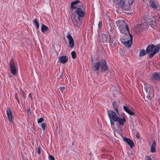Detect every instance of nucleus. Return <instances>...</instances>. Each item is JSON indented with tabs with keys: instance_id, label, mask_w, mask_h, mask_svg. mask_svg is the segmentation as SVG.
<instances>
[{
	"instance_id": "nucleus-1",
	"label": "nucleus",
	"mask_w": 160,
	"mask_h": 160,
	"mask_svg": "<svg viewBox=\"0 0 160 160\" xmlns=\"http://www.w3.org/2000/svg\"><path fill=\"white\" fill-rule=\"evenodd\" d=\"M75 15L74 16V19L77 22L76 24L74 25L76 27L78 28L81 25L83 17L85 15V11L81 9V8H78L77 9L74 11Z\"/></svg>"
},
{
	"instance_id": "nucleus-2",
	"label": "nucleus",
	"mask_w": 160,
	"mask_h": 160,
	"mask_svg": "<svg viewBox=\"0 0 160 160\" xmlns=\"http://www.w3.org/2000/svg\"><path fill=\"white\" fill-rule=\"evenodd\" d=\"M116 25L118 27L120 32L124 35L125 36H128L129 34L128 26L125 21L123 20H118L116 21Z\"/></svg>"
},
{
	"instance_id": "nucleus-3",
	"label": "nucleus",
	"mask_w": 160,
	"mask_h": 160,
	"mask_svg": "<svg viewBox=\"0 0 160 160\" xmlns=\"http://www.w3.org/2000/svg\"><path fill=\"white\" fill-rule=\"evenodd\" d=\"M9 64L11 73L13 75L15 76L18 68L17 62H15L13 59L12 58L9 62Z\"/></svg>"
},
{
	"instance_id": "nucleus-4",
	"label": "nucleus",
	"mask_w": 160,
	"mask_h": 160,
	"mask_svg": "<svg viewBox=\"0 0 160 160\" xmlns=\"http://www.w3.org/2000/svg\"><path fill=\"white\" fill-rule=\"evenodd\" d=\"M125 0H113V2L116 5L118 8L122 9H126L125 4Z\"/></svg>"
},
{
	"instance_id": "nucleus-5",
	"label": "nucleus",
	"mask_w": 160,
	"mask_h": 160,
	"mask_svg": "<svg viewBox=\"0 0 160 160\" xmlns=\"http://www.w3.org/2000/svg\"><path fill=\"white\" fill-rule=\"evenodd\" d=\"M108 114L110 120H112L115 122L118 121V117L114 112L110 110H108Z\"/></svg>"
},
{
	"instance_id": "nucleus-6",
	"label": "nucleus",
	"mask_w": 160,
	"mask_h": 160,
	"mask_svg": "<svg viewBox=\"0 0 160 160\" xmlns=\"http://www.w3.org/2000/svg\"><path fill=\"white\" fill-rule=\"evenodd\" d=\"M130 37V38L128 40L125 41L123 39H120L121 42L123 44L124 46L127 47H129L132 45V36L130 33L128 34Z\"/></svg>"
},
{
	"instance_id": "nucleus-7",
	"label": "nucleus",
	"mask_w": 160,
	"mask_h": 160,
	"mask_svg": "<svg viewBox=\"0 0 160 160\" xmlns=\"http://www.w3.org/2000/svg\"><path fill=\"white\" fill-rule=\"evenodd\" d=\"M159 49L160 46L159 45H151V58L157 53Z\"/></svg>"
},
{
	"instance_id": "nucleus-8",
	"label": "nucleus",
	"mask_w": 160,
	"mask_h": 160,
	"mask_svg": "<svg viewBox=\"0 0 160 160\" xmlns=\"http://www.w3.org/2000/svg\"><path fill=\"white\" fill-rule=\"evenodd\" d=\"M82 5V3L80 1L78 0L72 2L71 3L70 8L72 10L77 9L78 8L81 7V5Z\"/></svg>"
},
{
	"instance_id": "nucleus-9",
	"label": "nucleus",
	"mask_w": 160,
	"mask_h": 160,
	"mask_svg": "<svg viewBox=\"0 0 160 160\" xmlns=\"http://www.w3.org/2000/svg\"><path fill=\"white\" fill-rule=\"evenodd\" d=\"M110 37L108 34L105 33H102L101 38V40L104 43H107L110 41Z\"/></svg>"
},
{
	"instance_id": "nucleus-10",
	"label": "nucleus",
	"mask_w": 160,
	"mask_h": 160,
	"mask_svg": "<svg viewBox=\"0 0 160 160\" xmlns=\"http://www.w3.org/2000/svg\"><path fill=\"white\" fill-rule=\"evenodd\" d=\"M100 65L102 72H104L108 70V68L106 64V61L105 59H102L99 62Z\"/></svg>"
},
{
	"instance_id": "nucleus-11",
	"label": "nucleus",
	"mask_w": 160,
	"mask_h": 160,
	"mask_svg": "<svg viewBox=\"0 0 160 160\" xmlns=\"http://www.w3.org/2000/svg\"><path fill=\"white\" fill-rule=\"evenodd\" d=\"M67 38L68 40L69 46L71 48H73L74 45V39L72 36L68 32Z\"/></svg>"
},
{
	"instance_id": "nucleus-12",
	"label": "nucleus",
	"mask_w": 160,
	"mask_h": 160,
	"mask_svg": "<svg viewBox=\"0 0 160 160\" xmlns=\"http://www.w3.org/2000/svg\"><path fill=\"white\" fill-rule=\"evenodd\" d=\"M150 45H148L146 48V51L143 49L139 53V57H142L144 56L146 53L149 54V57H150Z\"/></svg>"
},
{
	"instance_id": "nucleus-13",
	"label": "nucleus",
	"mask_w": 160,
	"mask_h": 160,
	"mask_svg": "<svg viewBox=\"0 0 160 160\" xmlns=\"http://www.w3.org/2000/svg\"><path fill=\"white\" fill-rule=\"evenodd\" d=\"M6 113L9 122L11 123L13 122V120L12 117V113L10 108H7Z\"/></svg>"
},
{
	"instance_id": "nucleus-14",
	"label": "nucleus",
	"mask_w": 160,
	"mask_h": 160,
	"mask_svg": "<svg viewBox=\"0 0 160 160\" xmlns=\"http://www.w3.org/2000/svg\"><path fill=\"white\" fill-rule=\"evenodd\" d=\"M107 29L111 33H112V31L114 29L115 25L112 21H110L107 24Z\"/></svg>"
},
{
	"instance_id": "nucleus-15",
	"label": "nucleus",
	"mask_w": 160,
	"mask_h": 160,
	"mask_svg": "<svg viewBox=\"0 0 160 160\" xmlns=\"http://www.w3.org/2000/svg\"><path fill=\"white\" fill-rule=\"evenodd\" d=\"M68 60V57L66 56H64L60 57L58 58V60L62 64L65 63Z\"/></svg>"
},
{
	"instance_id": "nucleus-16",
	"label": "nucleus",
	"mask_w": 160,
	"mask_h": 160,
	"mask_svg": "<svg viewBox=\"0 0 160 160\" xmlns=\"http://www.w3.org/2000/svg\"><path fill=\"white\" fill-rule=\"evenodd\" d=\"M123 140L126 142L128 143V144L130 146L131 148H132L134 146V143L130 139L125 137L123 138Z\"/></svg>"
},
{
	"instance_id": "nucleus-17",
	"label": "nucleus",
	"mask_w": 160,
	"mask_h": 160,
	"mask_svg": "<svg viewBox=\"0 0 160 160\" xmlns=\"http://www.w3.org/2000/svg\"><path fill=\"white\" fill-rule=\"evenodd\" d=\"M158 3L154 0H151V7L154 10H157L158 9Z\"/></svg>"
},
{
	"instance_id": "nucleus-18",
	"label": "nucleus",
	"mask_w": 160,
	"mask_h": 160,
	"mask_svg": "<svg viewBox=\"0 0 160 160\" xmlns=\"http://www.w3.org/2000/svg\"><path fill=\"white\" fill-rule=\"evenodd\" d=\"M100 62H96L93 63L92 68V70L94 71H97L99 69Z\"/></svg>"
},
{
	"instance_id": "nucleus-19",
	"label": "nucleus",
	"mask_w": 160,
	"mask_h": 160,
	"mask_svg": "<svg viewBox=\"0 0 160 160\" xmlns=\"http://www.w3.org/2000/svg\"><path fill=\"white\" fill-rule=\"evenodd\" d=\"M124 110L130 115L133 116L135 114V113L132 112V111L127 106H123Z\"/></svg>"
},
{
	"instance_id": "nucleus-20",
	"label": "nucleus",
	"mask_w": 160,
	"mask_h": 160,
	"mask_svg": "<svg viewBox=\"0 0 160 160\" xmlns=\"http://www.w3.org/2000/svg\"><path fill=\"white\" fill-rule=\"evenodd\" d=\"M156 142L153 141L151 146V152L154 153L156 152Z\"/></svg>"
},
{
	"instance_id": "nucleus-21",
	"label": "nucleus",
	"mask_w": 160,
	"mask_h": 160,
	"mask_svg": "<svg viewBox=\"0 0 160 160\" xmlns=\"http://www.w3.org/2000/svg\"><path fill=\"white\" fill-rule=\"evenodd\" d=\"M112 105L113 108H114L115 110L117 113H118L119 105L117 102L116 101H114L112 103Z\"/></svg>"
},
{
	"instance_id": "nucleus-22",
	"label": "nucleus",
	"mask_w": 160,
	"mask_h": 160,
	"mask_svg": "<svg viewBox=\"0 0 160 160\" xmlns=\"http://www.w3.org/2000/svg\"><path fill=\"white\" fill-rule=\"evenodd\" d=\"M144 21L143 23H144L145 25L149 27V25H150V19L148 17H145L144 19Z\"/></svg>"
},
{
	"instance_id": "nucleus-23",
	"label": "nucleus",
	"mask_w": 160,
	"mask_h": 160,
	"mask_svg": "<svg viewBox=\"0 0 160 160\" xmlns=\"http://www.w3.org/2000/svg\"><path fill=\"white\" fill-rule=\"evenodd\" d=\"M41 30L43 33H44L45 32L49 30V28L43 24L41 27Z\"/></svg>"
},
{
	"instance_id": "nucleus-24",
	"label": "nucleus",
	"mask_w": 160,
	"mask_h": 160,
	"mask_svg": "<svg viewBox=\"0 0 160 160\" xmlns=\"http://www.w3.org/2000/svg\"><path fill=\"white\" fill-rule=\"evenodd\" d=\"M153 77L155 79L160 81V73H155L153 75Z\"/></svg>"
},
{
	"instance_id": "nucleus-25",
	"label": "nucleus",
	"mask_w": 160,
	"mask_h": 160,
	"mask_svg": "<svg viewBox=\"0 0 160 160\" xmlns=\"http://www.w3.org/2000/svg\"><path fill=\"white\" fill-rule=\"evenodd\" d=\"M118 121L120 125H123L124 124V122H126L125 117H123L122 118L120 117H118Z\"/></svg>"
},
{
	"instance_id": "nucleus-26",
	"label": "nucleus",
	"mask_w": 160,
	"mask_h": 160,
	"mask_svg": "<svg viewBox=\"0 0 160 160\" xmlns=\"http://www.w3.org/2000/svg\"><path fill=\"white\" fill-rule=\"evenodd\" d=\"M33 24H34L36 26V28L37 29H38L39 28V25L38 21V20L37 19H35L33 21Z\"/></svg>"
},
{
	"instance_id": "nucleus-27",
	"label": "nucleus",
	"mask_w": 160,
	"mask_h": 160,
	"mask_svg": "<svg viewBox=\"0 0 160 160\" xmlns=\"http://www.w3.org/2000/svg\"><path fill=\"white\" fill-rule=\"evenodd\" d=\"M71 54L72 58L74 59L76 58V54L75 51H72L71 52Z\"/></svg>"
},
{
	"instance_id": "nucleus-28",
	"label": "nucleus",
	"mask_w": 160,
	"mask_h": 160,
	"mask_svg": "<svg viewBox=\"0 0 160 160\" xmlns=\"http://www.w3.org/2000/svg\"><path fill=\"white\" fill-rule=\"evenodd\" d=\"M46 126V124L44 123H42L41 125V127L42 128L44 132Z\"/></svg>"
},
{
	"instance_id": "nucleus-29",
	"label": "nucleus",
	"mask_w": 160,
	"mask_h": 160,
	"mask_svg": "<svg viewBox=\"0 0 160 160\" xmlns=\"http://www.w3.org/2000/svg\"><path fill=\"white\" fill-rule=\"evenodd\" d=\"M109 43L110 44V45L112 47H115L116 46V44L115 42H111V41H110L109 42Z\"/></svg>"
},
{
	"instance_id": "nucleus-30",
	"label": "nucleus",
	"mask_w": 160,
	"mask_h": 160,
	"mask_svg": "<svg viewBox=\"0 0 160 160\" xmlns=\"http://www.w3.org/2000/svg\"><path fill=\"white\" fill-rule=\"evenodd\" d=\"M44 119L43 118H41L38 119V123H41L43 121Z\"/></svg>"
},
{
	"instance_id": "nucleus-31",
	"label": "nucleus",
	"mask_w": 160,
	"mask_h": 160,
	"mask_svg": "<svg viewBox=\"0 0 160 160\" xmlns=\"http://www.w3.org/2000/svg\"><path fill=\"white\" fill-rule=\"evenodd\" d=\"M49 160H55L54 158L52 156L49 155Z\"/></svg>"
},
{
	"instance_id": "nucleus-32",
	"label": "nucleus",
	"mask_w": 160,
	"mask_h": 160,
	"mask_svg": "<svg viewBox=\"0 0 160 160\" xmlns=\"http://www.w3.org/2000/svg\"><path fill=\"white\" fill-rule=\"evenodd\" d=\"M102 22L101 21H99V23H98V28H99V29H100V28L102 27Z\"/></svg>"
},
{
	"instance_id": "nucleus-33",
	"label": "nucleus",
	"mask_w": 160,
	"mask_h": 160,
	"mask_svg": "<svg viewBox=\"0 0 160 160\" xmlns=\"http://www.w3.org/2000/svg\"><path fill=\"white\" fill-rule=\"evenodd\" d=\"M150 95L149 94L148 95H147L145 100L148 101L150 100Z\"/></svg>"
},
{
	"instance_id": "nucleus-34",
	"label": "nucleus",
	"mask_w": 160,
	"mask_h": 160,
	"mask_svg": "<svg viewBox=\"0 0 160 160\" xmlns=\"http://www.w3.org/2000/svg\"><path fill=\"white\" fill-rule=\"evenodd\" d=\"M145 160H150V156H147L145 158Z\"/></svg>"
},
{
	"instance_id": "nucleus-35",
	"label": "nucleus",
	"mask_w": 160,
	"mask_h": 160,
	"mask_svg": "<svg viewBox=\"0 0 160 160\" xmlns=\"http://www.w3.org/2000/svg\"><path fill=\"white\" fill-rule=\"evenodd\" d=\"M112 120H110V123L111 125H114V121H112Z\"/></svg>"
},
{
	"instance_id": "nucleus-36",
	"label": "nucleus",
	"mask_w": 160,
	"mask_h": 160,
	"mask_svg": "<svg viewBox=\"0 0 160 160\" xmlns=\"http://www.w3.org/2000/svg\"><path fill=\"white\" fill-rule=\"evenodd\" d=\"M38 154H40L41 153V150L40 148H38Z\"/></svg>"
},
{
	"instance_id": "nucleus-37",
	"label": "nucleus",
	"mask_w": 160,
	"mask_h": 160,
	"mask_svg": "<svg viewBox=\"0 0 160 160\" xmlns=\"http://www.w3.org/2000/svg\"><path fill=\"white\" fill-rule=\"evenodd\" d=\"M27 110H28V112L31 114L30 109V108H28V109Z\"/></svg>"
},
{
	"instance_id": "nucleus-38",
	"label": "nucleus",
	"mask_w": 160,
	"mask_h": 160,
	"mask_svg": "<svg viewBox=\"0 0 160 160\" xmlns=\"http://www.w3.org/2000/svg\"><path fill=\"white\" fill-rule=\"evenodd\" d=\"M59 88H60V90H61L62 89H65V88L63 87H60Z\"/></svg>"
},
{
	"instance_id": "nucleus-39",
	"label": "nucleus",
	"mask_w": 160,
	"mask_h": 160,
	"mask_svg": "<svg viewBox=\"0 0 160 160\" xmlns=\"http://www.w3.org/2000/svg\"><path fill=\"white\" fill-rule=\"evenodd\" d=\"M91 153H90V154L91 155Z\"/></svg>"
},
{
	"instance_id": "nucleus-40",
	"label": "nucleus",
	"mask_w": 160,
	"mask_h": 160,
	"mask_svg": "<svg viewBox=\"0 0 160 160\" xmlns=\"http://www.w3.org/2000/svg\"><path fill=\"white\" fill-rule=\"evenodd\" d=\"M142 1H144V0H142Z\"/></svg>"
}]
</instances>
